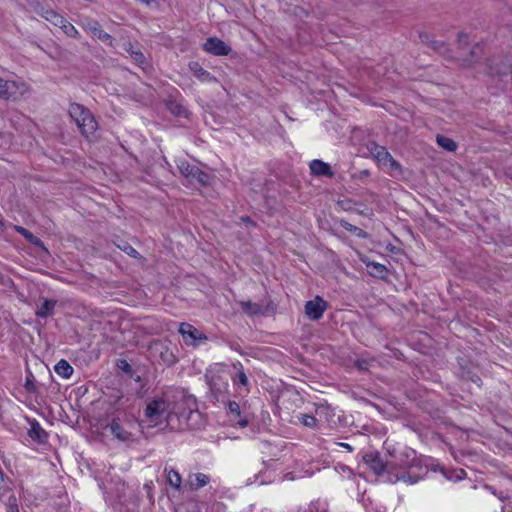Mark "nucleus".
<instances>
[{"label": "nucleus", "instance_id": "f257e3e1", "mask_svg": "<svg viewBox=\"0 0 512 512\" xmlns=\"http://www.w3.org/2000/svg\"><path fill=\"white\" fill-rule=\"evenodd\" d=\"M364 462L376 475H386V481L396 483L403 481L405 483L414 484L418 482L419 478L413 476L411 469L413 465L400 460V462H384L378 454H366Z\"/></svg>", "mask_w": 512, "mask_h": 512}, {"label": "nucleus", "instance_id": "f03ea898", "mask_svg": "<svg viewBox=\"0 0 512 512\" xmlns=\"http://www.w3.org/2000/svg\"><path fill=\"white\" fill-rule=\"evenodd\" d=\"M171 394L164 393L148 401L144 410V422L150 427L173 422L174 418L186 417L184 411L171 408Z\"/></svg>", "mask_w": 512, "mask_h": 512}, {"label": "nucleus", "instance_id": "7ed1b4c3", "mask_svg": "<svg viewBox=\"0 0 512 512\" xmlns=\"http://www.w3.org/2000/svg\"><path fill=\"white\" fill-rule=\"evenodd\" d=\"M109 430L115 439L130 444L136 441L137 421L134 416L118 408L109 423Z\"/></svg>", "mask_w": 512, "mask_h": 512}, {"label": "nucleus", "instance_id": "20e7f679", "mask_svg": "<svg viewBox=\"0 0 512 512\" xmlns=\"http://www.w3.org/2000/svg\"><path fill=\"white\" fill-rule=\"evenodd\" d=\"M69 115L86 137L96 131L97 122L92 113L83 105L72 103L69 107Z\"/></svg>", "mask_w": 512, "mask_h": 512}, {"label": "nucleus", "instance_id": "39448f33", "mask_svg": "<svg viewBox=\"0 0 512 512\" xmlns=\"http://www.w3.org/2000/svg\"><path fill=\"white\" fill-rule=\"evenodd\" d=\"M172 405L171 408L177 411H184L186 417L176 418L179 422H187L193 415H197L195 410V401L191 398H186L183 394L171 395Z\"/></svg>", "mask_w": 512, "mask_h": 512}, {"label": "nucleus", "instance_id": "423d86ee", "mask_svg": "<svg viewBox=\"0 0 512 512\" xmlns=\"http://www.w3.org/2000/svg\"><path fill=\"white\" fill-rule=\"evenodd\" d=\"M178 331L189 346H198L207 340V336L203 332L188 323H181Z\"/></svg>", "mask_w": 512, "mask_h": 512}, {"label": "nucleus", "instance_id": "0eeeda50", "mask_svg": "<svg viewBox=\"0 0 512 512\" xmlns=\"http://www.w3.org/2000/svg\"><path fill=\"white\" fill-rule=\"evenodd\" d=\"M81 25L82 28L90 33L92 37L100 40L108 46H113V37L105 32L97 21L92 19H85Z\"/></svg>", "mask_w": 512, "mask_h": 512}, {"label": "nucleus", "instance_id": "6e6552de", "mask_svg": "<svg viewBox=\"0 0 512 512\" xmlns=\"http://www.w3.org/2000/svg\"><path fill=\"white\" fill-rule=\"evenodd\" d=\"M180 173L188 178L190 181H197L200 184L208 182V175L201 171L197 166L188 163L187 161H180L178 163Z\"/></svg>", "mask_w": 512, "mask_h": 512}, {"label": "nucleus", "instance_id": "1a4fd4ad", "mask_svg": "<svg viewBox=\"0 0 512 512\" xmlns=\"http://www.w3.org/2000/svg\"><path fill=\"white\" fill-rule=\"evenodd\" d=\"M25 84L15 81H5L0 78V97L3 99H16L18 94H23Z\"/></svg>", "mask_w": 512, "mask_h": 512}, {"label": "nucleus", "instance_id": "9d476101", "mask_svg": "<svg viewBox=\"0 0 512 512\" xmlns=\"http://www.w3.org/2000/svg\"><path fill=\"white\" fill-rule=\"evenodd\" d=\"M326 309L327 303L320 296H316L305 304V314L311 320L320 319Z\"/></svg>", "mask_w": 512, "mask_h": 512}, {"label": "nucleus", "instance_id": "9b49d317", "mask_svg": "<svg viewBox=\"0 0 512 512\" xmlns=\"http://www.w3.org/2000/svg\"><path fill=\"white\" fill-rule=\"evenodd\" d=\"M491 73L497 75L505 86L512 85V55L506 56L499 67L491 68Z\"/></svg>", "mask_w": 512, "mask_h": 512}, {"label": "nucleus", "instance_id": "f8f14e48", "mask_svg": "<svg viewBox=\"0 0 512 512\" xmlns=\"http://www.w3.org/2000/svg\"><path fill=\"white\" fill-rule=\"evenodd\" d=\"M203 49L216 56H226L231 52V48L217 37L208 38L203 44Z\"/></svg>", "mask_w": 512, "mask_h": 512}, {"label": "nucleus", "instance_id": "ddd939ff", "mask_svg": "<svg viewBox=\"0 0 512 512\" xmlns=\"http://www.w3.org/2000/svg\"><path fill=\"white\" fill-rule=\"evenodd\" d=\"M2 492L5 493V497L0 500L5 504L6 511L19 512L20 492H15L9 487L3 488Z\"/></svg>", "mask_w": 512, "mask_h": 512}, {"label": "nucleus", "instance_id": "4468645a", "mask_svg": "<svg viewBox=\"0 0 512 512\" xmlns=\"http://www.w3.org/2000/svg\"><path fill=\"white\" fill-rule=\"evenodd\" d=\"M208 384L212 392L217 395H222L228 390V380L219 374H213L208 377Z\"/></svg>", "mask_w": 512, "mask_h": 512}, {"label": "nucleus", "instance_id": "2eb2a0df", "mask_svg": "<svg viewBox=\"0 0 512 512\" xmlns=\"http://www.w3.org/2000/svg\"><path fill=\"white\" fill-rule=\"evenodd\" d=\"M309 168L311 174L317 177H333L334 175L330 165L322 160H312L309 164Z\"/></svg>", "mask_w": 512, "mask_h": 512}, {"label": "nucleus", "instance_id": "dca6fc26", "mask_svg": "<svg viewBox=\"0 0 512 512\" xmlns=\"http://www.w3.org/2000/svg\"><path fill=\"white\" fill-rule=\"evenodd\" d=\"M189 70L191 71L194 77H196L203 83L217 82V79L196 61L189 63Z\"/></svg>", "mask_w": 512, "mask_h": 512}, {"label": "nucleus", "instance_id": "f3484780", "mask_svg": "<svg viewBox=\"0 0 512 512\" xmlns=\"http://www.w3.org/2000/svg\"><path fill=\"white\" fill-rule=\"evenodd\" d=\"M209 482L210 477L201 472L190 474L188 477V485L191 490H198L206 486Z\"/></svg>", "mask_w": 512, "mask_h": 512}, {"label": "nucleus", "instance_id": "a211bd4d", "mask_svg": "<svg viewBox=\"0 0 512 512\" xmlns=\"http://www.w3.org/2000/svg\"><path fill=\"white\" fill-rule=\"evenodd\" d=\"M234 368L236 370V373L231 377L234 385L238 387H243L245 388L246 391H248L249 381L247 375L243 370L242 364L238 362L237 364H234Z\"/></svg>", "mask_w": 512, "mask_h": 512}, {"label": "nucleus", "instance_id": "6ab92c4d", "mask_svg": "<svg viewBox=\"0 0 512 512\" xmlns=\"http://www.w3.org/2000/svg\"><path fill=\"white\" fill-rule=\"evenodd\" d=\"M166 480L168 484L175 490H180L182 484V477L178 471L173 468H165Z\"/></svg>", "mask_w": 512, "mask_h": 512}, {"label": "nucleus", "instance_id": "aec40b11", "mask_svg": "<svg viewBox=\"0 0 512 512\" xmlns=\"http://www.w3.org/2000/svg\"><path fill=\"white\" fill-rule=\"evenodd\" d=\"M40 15L48 22L58 27L64 23V17L52 9H42Z\"/></svg>", "mask_w": 512, "mask_h": 512}, {"label": "nucleus", "instance_id": "412c9836", "mask_svg": "<svg viewBox=\"0 0 512 512\" xmlns=\"http://www.w3.org/2000/svg\"><path fill=\"white\" fill-rule=\"evenodd\" d=\"M55 373L64 379H69L73 374V367L68 361L62 359L54 367Z\"/></svg>", "mask_w": 512, "mask_h": 512}, {"label": "nucleus", "instance_id": "4be33fe9", "mask_svg": "<svg viewBox=\"0 0 512 512\" xmlns=\"http://www.w3.org/2000/svg\"><path fill=\"white\" fill-rule=\"evenodd\" d=\"M364 263L366 264L367 268L370 269L369 273L372 276L379 277L381 279L386 277L387 269L383 264H380V263L374 262V261H369V262L364 261Z\"/></svg>", "mask_w": 512, "mask_h": 512}, {"label": "nucleus", "instance_id": "5701e85b", "mask_svg": "<svg viewBox=\"0 0 512 512\" xmlns=\"http://www.w3.org/2000/svg\"><path fill=\"white\" fill-rule=\"evenodd\" d=\"M56 301L45 300L42 305L37 309L36 315L40 318H47L54 313Z\"/></svg>", "mask_w": 512, "mask_h": 512}, {"label": "nucleus", "instance_id": "b1692460", "mask_svg": "<svg viewBox=\"0 0 512 512\" xmlns=\"http://www.w3.org/2000/svg\"><path fill=\"white\" fill-rule=\"evenodd\" d=\"M239 305L244 313L248 315H257L262 312V308L259 304L251 301H240Z\"/></svg>", "mask_w": 512, "mask_h": 512}, {"label": "nucleus", "instance_id": "393cba45", "mask_svg": "<svg viewBox=\"0 0 512 512\" xmlns=\"http://www.w3.org/2000/svg\"><path fill=\"white\" fill-rule=\"evenodd\" d=\"M371 152L374 155L377 162L379 163V165L386 161L390 156V153L387 151V149L379 145H375L374 148L371 149Z\"/></svg>", "mask_w": 512, "mask_h": 512}, {"label": "nucleus", "instance_id": "a878e982", "mask_svg": "<svg viewBox=\"0 0 512 512\" xmlns=\"http://www.w3.org/2000/svg\"><path fill=\"white\" fill-rule=\"evenodd\" d=\"M331 415V408L329 406H318L315 409V415L318 418V423L320 422H329V417Z\"/></svg>", "mask_w": 512, "mask_h": 512}, {"label": "nucleus", "instance_id": "bb28decb", "mask_svg": "<svg viewBox=\"0 0 512 512\" xmlns=\"http://www.w3.org/2000/svg\"><path fill=\"white\" fill-rule=\"evenodd\" d=\"M297 419L301 424L309 428H316L318 425V418L314 415L299 414Z\"/></svg>", "mask_w": 512, "mask_h": 512}, {"label": "nucleus", "instance_id": "cd10ccee", "mask_svg": "<svg viewBox=\"0 0 512 512\" xmlns=\"http://www.w3.org/2000/svg\"><path fill=\"white\" fill-rule=\"evenodd\" d=\"M68 37L78 38L79 32L75 26L70 23L67 19H64V23L58 26Z\"/></svg>", "mask_w": 512, "mask_h": 512}, {"label": "nucleus", "instance_id": "c85d7f7f", "mask_svg": "<svg viewBox=\"0 0 512 512\" xmlns=\"http://www.w3.org/2000/svg\"><path fill=\"white\" fill-rule=\"evenodd\" d=\"M380 166L389 173L401 170L400 164L391 155Z\"/></svg>", "mask_w": 512, "mask_h": 512}, {"label": "nucleus", "instance_id": "c756f323", "mask_svg": "<svg viewBox=\"0 0 512 512\" xmlns=\"http://www.w3.org/2000/svg\"><path fill=\"white\" fill-rule=\"evenodd\" d=\"M380 166L389 173L401 170L400 164L391 155Z\"/></svg>", "mask_w": 512, "mask_h": 512}, {"label": "nucleus", "instance_id": "7c9ffc66", "mask_svg": "<svg viewBox=\"0 0 512 512\" xmlns=\"http://www.w3.org/2000/svg\"><path fill=\"white\" fill-rule=\"evenodd\" d=\"M437 143L439 144V146H441L443 149L447 151H454L457 148V145L454 142V140H452L449 137L437 136Z\"/></svg>", "mask_w": 512, "mask_h": 512}, {"label": "nucleus", "instance_id": "2f4dec72", "mask_svg": "<svg viewBox=\"0 0 512 512\" xmlns=\"http://www.w3.org/2000/svg\"><path fill=\"white\" fill-rule=\"evenodd\" d=\"M29 435L32 439H37L38 441H43V438L45 437V431L41 428V426L37 422H35L31 426Z\"/></svg>", "mask_w": 512, "mask_h": 512}, {"label": "nucleus", "instance_id": "473e14b6", "mask_svg": "<svg viewBox=\"0 0 512 512\" xmlns=\"http://www.w3.org/2000/svg\"><path fill=\"white\" fill-rule=\"evenodd\" d=\"M125 50L130 54V56L136 63H138V64L144 63L145 57L139 49H134L133 46L131 44H129L128 47L125 48Z\"/></svg>", "mask_w": 512, "mask_h": 512}, {"label": "nucleus", "instance_id": "72a5a7b5", "mask_svg": "<svg viewBox=\"0 0 512 512\" xmlns=\"http://www.w3.org/2000/svg\"><path fill=\"white\" fill-rule=\"evenodd\" d=\"M118 248L131 257L137 258L139 255L136 249H134L131 245H129L126 242H122V244H119Z\"/></svg>", "mask_w": 512, "mask_h": 512}, {"label": "nucleus", "instance_id": "f704fd0d", "mask_svg": "<svg viewBox=\"0 0 512 512\" xmlns=\"http://www.w3.org/2000/svg\"><path fill=\"white\" fill-rule=\"evenodd\" d=\"M309 512H326V504L321 501H314L309 506Z\"/></svg>", "mask_w": 512, "mask_h": 512}, {"label": "nucleus", "instance_id": "c9c22d12", "mask_svg": "<svg viewBox=\"0 0 512 512\" xmlns=\"http://www.w3.org/2000/svg\"><path fill=\"white\" fill-rule=\"evenodd\" d=\"M458 45L463 51L469 50L468 36L464 33H460L458 36Z\"/></svg>", "mask_w": 512, "mask_h": 512}, {"label": "nucleus", "instance_id": "e433bc0d", "mask_svg": "<svg viewBox=\"0 0 512 512\" xmlns=\"http://www.w3.org/2000/svg\"><path fill=\"white\" fill-rule=\"evenodd\" d=\"M228 409L230 414L234 416L235 419L240 417V406L237 402L230 401L228 404Z\"/></svg>", "mask_w": 512, "mask_h": 512}, {"label": "nucleus", "instance_id": "4c0bfd02", "mask_svg": "<svg viewBox=\"0 0 512 512\" xmlns=\"http://www.w3.org/2000/svg\"><path fill=\"white\" fill-rule=\"evenodd\" d=\"M477 51H480V47L478 45H475L471 50H469V58H464L463 61L466 62L467 65H470L473 61L474 56L477 54Z\"/></svg>", "mask_w": 512, "mask_h": 512}, {"label": "nucleus", "instance_id": "58836bf2", "mask_svg": "<svg viewBox=\"0 0 512 512\" xmlns=\"http://www.w3.org/2000/svg\"><path fill=\"white\" fill-rule=\"evenodd\" d=\"M343 227H344L347 231L353 232V233H355V234H356V235H358V236H361V235H362V232H363V231H362L360 228H358V227H356V226H354V225H352V224H350V223L345 222V223L343 224Z\"/></svg>", "mask_w": 512, "mask_h": 512}, {"label": "nucleus", "instance_id": "ea45409f", "mask_svg": "<svg viewBox=\"0 0 512 512\" xmlns=\"http://www.w3.org/2000/svg\"><path fill=\"white\" fill-rule=\"evenodd\" d=\"M15 230L21 235H23L26 239L32 241L33 235L23 227L15 226Z\"/></svg>", "mask_w": 512, "mask_h": 512}, {"label": "nucleus", "instance_id": "a19ab883", "mask_svg": "<svg viewBox=\"0 0 512 512\" xmlns=\"http://www.w3.org/2000/svg\"><path fill=\"white\" fill-rule=\"evenodd\" d=\"M8 486L5 485V482H4V479H3V474L2 472L0 471V499H2L3 497H5V493L2 492L3 488H7Z\"/></svg>", "mask_w": 512, "mask_h": 512}, {"label": "nucleus", "instance_id": "79ce46f5", "mask_svg": "<svg viewBox=\"0 0 512 512\" xmlns=\"http://www.w3.org/2000/svg\"><path fill=\"white\" fill-rule=\"evenodd\" d=\"M339 468L342 470V472L347 473L348 476L352 474V470L344 465H339Z\"/></svg>", "mask_w": 512, "mask_h": 512}, {"label": "nucleus", "instance_id": "37998d69", "mask_svg": "<svg viewBox=\"0 0 512 512\" xmlns=\"http://www.w3.org/2000/svg\"><path fill=\"white\" fill-rule=\"evenodd\" d=\"M337 445H339V446H341V447H343V448H345V449L349 450L350 452H351V451H353L352 446H351L350 444H348V443H342V442H341V443H337Z\"/></svg>", "mask_w": 512, "mask_h": 512}, {"label": "nucleus", "instance_id": "c03bdc74", "mask_svg": "<svg viewBox=\"0 0 512 512\" xmlns=\"http://www.w3.org/2000/svg\"><path fill=\"white\" fill-rule=\"evenodd\" d=\"M237 422L241 427H245L248 424V421L244 419H239Z\"/></svg>", "mask_w": 512, "mask_h": 512}, {"label": "nucleus", "instance_id": "a18cd8bd", "mask_svg": "<svg viewBox=\"0 0 512 512\" xmlns=\"http://www.w3.org/2000/svg\"><path fill=\"white\" fill-rule=\"evenodd\" d=\"M121 399H122V397H119L117 399V401L115 402V404H118L119 406L123 405L122 403H120Z\"/></svg>", "mask_w": 512, "mask_h": 512}, {"label": "nucleus", "instance_id": "49530a36", "mask_svg": "<svg viewBox=\"0 0 512 512\" xmlns=\"http://www.w3.org/2000/svg\"><path fill=\"white\" fill-rule=\"evenodd\" d=\"M30 386H31V383L27 382L26 387H27V389H28V390H30V389H31V387H30Z\"/></svg>", "mask_w": 512, "mask_h": 512}]
</instances>
